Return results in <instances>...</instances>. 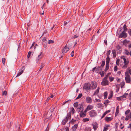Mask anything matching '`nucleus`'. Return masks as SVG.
Returning a JSON list of instances; mask_svg holds the SVG:
<instances>
[{"instance_id": "obj_4", "label": "nucleus", "mask_w": 131, "mask_h": 131, "mask_svg": "<svg viewBox=\"0 0 131 131\" xmlns=\"http://www.w3.org/2000/svg\"><path fill=\"white\" fill-rule=\"evenodd\" d=\"M89 115L91 117H94L96 116L97 113L96 111L94 110H92L89 112Z\"/></svg>"}, {"instance_id": "obj_10", "label": "nucleus", "mask_w": 131, "mask_h": 131, "mask_svg": "<svg viewBox=\"0 0 131 131\" xmlns=\"http://www.w3.org/2000/svg\"><path fill=\"white\" fill-rule=\"evenodd\" d=\"M102 69L100 66H99L96 67V69H95V72L97 73H99L100 72L102 71Z\"/></svg>"}, {"instance_id": "obj_56", "label": "nucleus", "mask_w": 131, "mask_h": 131, "mask_svg": "<svg viewBox=\"0 0 131 131\" xmlns=\"http://www.w3.org/2000/svg\"><path fill=\"white\" fill-rule=\"evenodd\" d=\"M5 58H3L2 59V62L4 64V65L5 62Z\"/></svg>"}, {"instance_id": "obj_22", "label": "nucleus", "mask_w": 131, "mask_h": 131, "mask_svg": "<svg viewBox=\"0 0 131 131\" xmlns=\"http://www.w3.org/2000/svg\"><path fill=\"white\" fill-rule=\"evenodd\" d=\"M109 64L106 63L105 68L104 69V71L106 72L109 69Z\"/></svg>"}, {"instance_id": "obj_13", "label": "nucleus", "mask_w": 131, "mask_h": 131, "mask_svg": "<svg viewBox=\"0 0 131 131\" xmlns=\"http://www.w3.org/2000/svg\"><path fill=\"white\" fill-rule=\"evenodd\" d=\"M83 111H79V112H80V117H83L86 116V114L84 113Z\"/></svg>"}, {"instance_id": "obj_46", "label": "nucleus", "mask_w": 131, "mask_h": 131, "mask_svg": "<svg viewBox=\"0 0 131 131\" xmlns=\"http://www.w3.org/2000/svg\"><path fill=\"white\" fill-rule=\"evenodd\" d=\"M100 88L99 87L95 91L97 94H98L99 92V90Z\"/></svg>"}, {"instance_id": "obj_8", "label": "nucleus", "mask_w": 131, "mask_h": 131, "mask_svg": "<svg viewBox=\"0 0 131 131\" xmlns=\"http://www.w3.org/2000/svg\"><path fill=\"white\" fill-rule=\"evenodd\" d=\"M25 69V66H23L22 68L19 70L18 73L17 74L16 77L21 75L23 73Z\"/></svg>"}, {"instance_id": "obj_57", "label": "nucleus", "mask_w": 131, "mask_h": 131, "mask_svg": "<svg viewBox=\"0 0 131 131\" xmlns=\"http://www.w3.org/2000/svg\"><path fill=\"white\" fill-rule=\"evenodd\" d=\"M120 127L121 129H122L124 127V126H123V124H121L120 126Z\"/></svg>"}, {"instance_id": "obj_25", "label": "nucleus", "mask_w": 131, "mask_h": 131, "mask_svg": "<svg viewBox=\"0 0 131 131\" xmlns=\"http://www.w3.org/2000/svg\"><path fill=\"white\" fill-rule=\"evenodd\" d=\"M129 42V41H127L126 39L124 40L123 42V45H126L127 43H128Z\"/></svg>"}, {"instance_id": "obj_15", "label": "nucleus", "mask_w": 131, "mask_h": 131, "mask_svg": "<svg viewBox=\"0 0 131 131\" xmlns=\"http://www.w3.org/2000/svg\"><path fill=\"white\" fill-rule=\"evenodd\" d=\"M78 124H75L72 127V131H75L78 128Z\"/></svg>"}, {"instance_id": "obj_64", "label": "nucleus", "mask_w": 131, "mask_h": 131, "mask_svg": "<svg viewBox=\"0 0 131 131\" xmlns=\"http://www.w3.org/2000/svg\"><path fill=\"white\" fill-rule=\"evenodd\" d=\"M107 130V128L106 127H104V129L103 130V131H106V130Z\"/></svg>"}, {"instance_id": "obj_38", "label": "nucleus", "mask_w": 131, "mask_h": 131, "mask_svg": "<svg viewBox=\"0 0 131 131\" xmlns=\"http://www.w3.org/2000/svg\"><path fill=\"white\" fill-rule=\"evenodd\" d=\"M116 99L118 101H121L122 100V98L121 96H120L117 97Z\"/></svg>"}, {"instance_id": "obj_62", "label": "nucleus", "mask_w": 131, "mask_h": 131, "mask_svg": "<svg viewBox=\"0 0 131 131\" xmlns=\"http://www.w3.org/2000/svg\"><path fill=\"white\" fill-rule=\"evenodd\" d=\"M128 33L129 34V35L131 36V30L129 29L128 31Z\"/></svg>"}, {"instance_id": "obj_44", "label": "nucleus", "mask_w": 131, "mask_h": 131, "mask_svg": "<svg viewBox=\"0 0 131 131\" xmlns=\"http://www.w3.org/2000/svg\"><path fill=\"white\" fill-rule=\"evenodd\" d=\"M46 38L45 37H44L43 38L42 40V42H46Z\"/></svg>"}, {"instance_id": "obj_19", "label": "nucleus", "mask_w": 131, "mask_h": 131, "mask_svg": "<svg viewBox=\"0 0 131 131\" xmlns=\"http://www.w3.org/2000/svg\"><path fill=\"white\" fill-rule=\"evenodd\" d=\"M116 48L119 51L118 52L119 53H120L121 52V46L119 45H118L116 46Z\"/></svg>"}, {"instance_id": "obj_49", "label": "nucleus", "mask_w": 131, "mask_h": 131, "mask_svg": "<svg viewBox=\"0 0 131 131\" xmlns=\"http://www.w3.org/2000/svg\"><path fill=\"white\" fill-rule=\"evenodd\" d=\"M120 59H118L116 61V64L118 66L119 65V62Z\"/></svg>"}, {"instance_id": "obj_27", "label": "nucleus", "mask_w": 131, "mask_h": 131, "mask_svg": "<svg viewBox=\"0 0 131 131\" xmlns=\"http://www.w3.org/2000/svg\"><path fill=\"white\" fill-rule=\"evenodd\" d=\"M106 60V63L109 64L110 61V58L109 57H107Z\"/></svg>"}, {"instance_id": "obj_32", "label": "nucleus", "mask_w": 131, "mask_h": 131, "mask_svg": "<svg viewBox=\"0 0 131 131\" xmlns=\"http://www.w3.org/2000/svg\"><path fill=\"white\" fill-rule=\"evenodd\" d=\"M82 96V93H80V94L78 96V97H77L76 99H75V100H76L77 99H79Z\"/></svg>"}, {"instance_id": "obj_33", "label": "nucleus", "mask_w": 131, "mask_h": 131, "mask_svg": "<svg viewBox=\"0 0 131 131\" xmlns=\"http://www.w3.org/2000/svg\"><path fill=\"white\" fill-rule=\"evenodd\" d=\"M105 64V61L104 60L102 62L101 64V67H103Z\"/></svg>"}, {"instance_id": "obj_1", "label": "nucleus", "mask_w": 131, "mask_h": 131, "mask_svg": "<svg viewBox=\"0 0 131 131\" xmlns=\"http://www.w3.org/2000/svg\"><path fill=\"white\" fill-rule=\"evenodd\" d=\"M71 113H67V116L65 117V118L63 119L62 122L61 123L62 125H64L66 124L67 122L69 119H71Z\"/></svg>"}, {"instance_id": "obj_43", "label": "nucleus", "mask_w": 131, "mask_h": 131, "mask_svg": "<svg viewBox=\"0 0 131 131\" xmlns=\"http://www.w3.org/2000/svg\"><path fill=\"white\" fill-rule=\"evenodd\" d=\"M7 92L6 91H4L2 93L3 95H6L7 94Z\"/></svg>"}, {"instance_id": "obj_5", "label": "nucleus", "mask_w": 131, "mask_h": 131, "mask_svg": "<svg viewBox=\"0 0 131 131\" xmlns=\"http://www.w3.org/2000/svg\"><path fill=\"white\" fill-rule=\"evenodd\" d=\"M44 53H43L42 51L41 52L40 54H39L38 57H37L36 60V63H38L39 61L42 58L43 56L44 55Z\"/></svg>"}, {"instance_id": "obj_61", "label": "nucleus", "mask_w": 131, "mask_h": 131, "mask_svg": "<svg viewBox=\"0 0 131 131\" xmlns=\"http://www.w3.org/2000/svg\"><path fill=\"white\" fill-rule=\"evenodd\" d=\"M96 69V67H95L92 70V71L93 72H94V71L95 70V69Z\"/></svg>"}, {"instance_id": "obj_31", "label": "nucleus", "mask_w": 131, "mask_h": 131, "mask_svg": "<svg viewBox=\"0 0 131 131\" xmlns=\"http://www.w3.org/2000/svg\"><path fill=\"white\" fill-rule=\"evenodd\" d=\"M123 31L125 32L127 30V26L126 24H125L123 26Z\"/></svg>"}, {"instance_id": "obj_20", "label": "nucleus", "mask_w": 131, "mask_h": 131, "mask_svg": "<svg viewBox=\"0 0 131 131\" xmlns=\"http://www.w3.org/2000/svg\"><path fill=\"white\" fill-rule=\"evenodd\" d=\"M112 52L113 54V57L115 58L116 56V50L114 49L113 50H112Z\"/></svg>"}, {"instance_id": "obj_51", "label": "nucleus", "mask_w": 131, "mask_h": 131, "mask_svg": "<svg viewBox=\"0 0 131 131\" xmlns=\"http://www.w3.org/2000/svg\"><path fill=\"white\" fill-rule=\"evenodd\" d=\"M31 54V51H29V52L28 53V55H27V57L28 58H29L30 57Z\"/></svg>"}, {"instance_id": "obj_45", "label": "nucleus", "mask_w": 131, "mask_h": 131, "mask_svg": "<svg viewBox=\"0 0 131 131\" xmlns=\"http://www.w3.org/2000/svg\"><path fill=\"white\" fill-rule=\"evenodd\" d=\"M117 67L116 66H115L114 68V70L115 72L117 71Z\"/></svg>"}, {"instance_id": "obj_30", "label": "nucleus", "mask_w": 131, "mask_h": 131, "mask_svg": "<svg viewBox=\"0 0 131 131\" xmlns=\"http://www.w3.org/2000/svg\"><path fill=\"white\" fill-rule=\"evenodd\" d=\"M107 92H105L104 93V99H106L107 97Z\"/></svg>"}, {"instance_id": "obj_58", "label": "nucleus", "mask_w": 131, "mask_h": 131, "mask_svg": "<svg viewBox=\"0 0 131 131\" xmlns=\"http://www.w3.org/2000/svg\"><path fill=\"white\" fill-rule=\"evenodd\" d=\"M74 51H73L71 53V56L73 57L74 56Z\"/></svg>"}, {"instance_id": "obj_16", "label": "nucleus", "mask_w": 131, "mask_h": 131, "mask_svg": "<svg viewBox=\"0 0 131 131\" xmlns=\"http://www.w3.org/2000/svg\"><path fill=\"white\" fill-rule=\"evenodd\" d=\"M77 108V109H79L80 110L79 111L83 110L84 108L82 104H79Z\"/></svg>"}, {"instance_id": "obj_6", "label": "nucleus", "mask_w": 131, "mask_h": 131, "mask_svg": "<svg viewBox=\"0 0 131 131\" xmlns=\"http://www.w3.org/2000/svg\"><path fill=\"white\" fill-rule=\"evenodd\" d=\"M126 82L127 83H130L131 81L130 77L129 74H127L125 78Z\"/></svg>"}, {"instance_id": "obj_29", "label": "nucleus", "mask_w": 131, "mask_h": 131, "mask_svg": "<svg viewBox=\"0 0 131 131\" xmlns=\"http://www.w3.org/2000/svg\"><path fill=\"white\" fill-rule=\"evenodd\" d=\"M124 61V64H125V63L126 64H128L129 63V61L128 60H127L126 59L124 58H123Z\"/></svg>"}, {"instance_id": "obj_48", "label": "nucleus", "mask_w": 131, "mask_h": 131, "mask_svg": "<svg viewBox=\"0 0 131 131\" xmlns=\"http://www.w3.org/2000/svg\"><path fill=\"white\" fill-rule=\"evenodd\" d=\"M130 118V117H129V115H127L125 118V120L126 121H128Z\"/></svg>"}, {"instance_id": "obj_55", "label": "nucleus", "mask_w": 131, "mask_h": 131, "mask_svg": "<svg viewBox=\"0 0 131 131\" xmlns=\"http://www.w3.org/2000/svg\"><path fill=\"white\" fill-rule=\"evenodd\" d=\"M78 37V36L77 35H74L73 36V38H75Z\"/></svg>"}, {"instance_id": "obj_21", "label": "nucleus", "mask_w": 131, "mask_h": 131, "mask_svg": "<svg viewBox=\"0 0 131 131\" xmlns=\"http://www.w3.org/2000/svg\"><path fill=\"white\" fill-rule=\"evenodd\" d=\"M75 110L73 107H71L70 108V111L69 113L70 112L71 113V114H73L74 113Z\"/></svg>"}, {"instance_id": "obj_53", "label": "nucleus", "mask_w": 131, "mask_h": 131, "mask_svg": "<svg viewBox=\"0 0 131 131\" xmlns=\"http://www.w3.org/2000/svg\"><path fill=\"white\" fill-rule=\"evenodd\" d=\"M106 114L104 112L103 114V115L101 117V119H102L103 117H104V116L106 115Z\"/></svg>"}, {"instance_id": "obj_50", "label": "nucleus", "mask_w": 131, "mask_h": 131, "mask_svg": "<svg viewBox=\"0 0 131 131\" xmlns=\"http://www.w3.org/2000/svg\"><path fill=\"white\" fill-rule=\"evenodd\" d=\"M114 78L112 77L110 78L109 80L111 82L112 81L114 80Z\"/></svg>"}, {"instance_id": "obj_18", "label": "nucleus", "mask_w": 131, "mask_h": 131, "mask_svg": "<svg viewBox=\"0 0 131 131\" xmlns=\"http://www.w3.org/2000/svg\"><path fill=\"white\" fill-rule=\"evenodd\" d=\"M93 106L91 105H88L86 108V110H88V111L91 110L93 109Z\"/></svg>"}, {"instance_id": "obj_37", "label": "nucleus", "mask_w": 131, "mask_h": 131, "mask_svg": "<svg viewBox=\"0 0 131 131\" xmlns=\"http://www.w3.org/2000/svg\"><path fill=\"white\" fill-rule=\"evenodd\" d=\"M79 104L77 102L73 104V106L74 107H76L77 108Z\"/></svg>"}, {"instance_id": "obj_17", "label": "nucleus", "mask_w": 131, "mask_h": 131, "mask_svg": "<svg viewBox=\"0 0 131 131\" xmlns=\"http://www.w3.org/2000/svg\"><path fill=\"white\" fill-rule=\"evenodd\" d=\"M113 118L111 117H109L106 116L105 118V120L107 122L110 121L112 120Z\"/></svg>"}, {"instance_id": "obj_60", "label": "nucleus", "mask_w": 131, "mask_h": 131, "mask_svg": "<svg viewBox=\"0 0 131 131\" xmlns=\"http://www.w3.org/2000/svg\"><path fill=\"white\" fill-rule=\"evenodd\" d=\"M121 97H122V99H123V98H126V95H123L122 96H121Z\"/></svg>"}, {"instance_id": "obj_12", "label": "nucleus", "mask_w": 131, "mask_h": 131, "mask_svg": "<svg viewBox=\"0 0 131 131\" xmlns=\"http://www.w3.org/2000/svg\"><path fill=\"white\" fill-rule=\"evenodd\" d=\"M91 84L92 85V89H95L96 88L97 84V83L93 81H92Z\"/></svg>"}, {"instance_id": "obj_35", "label": "nucleus", "mask_w": 131, "mask_h": 131, "mask_svg": "<svg viewBox=\"0 0 131 131\" xmlns=\"http://www.w3.org/2000/svg\"><path fill=\"white\" fill-rule=\"evenodd\" d=\"M89 118H83L82 121L84 122H88L89 121Z\"/></svg>"}, {"instance_id": "obj_24", "label": "nucleus", "mask_w": 131, "mask_h": 131, "mask_svg": "<svg viewBox=\"0 0 131 131\" xmlns=\"http://www.w3.org/2000/svg\"><path fill=\"white\" fill-rule=\"evenodd\" d=\"M76 121L75 120L72 119L69 122V123L73 125L74 124V122H75Z\"/></svg>"}, {"instance_id": "obj_47", "label": "nucleus", "mask_w": 131, "mask_h": 131, "mask_svg": "<svg viewBox=\"0 0 131 131\" xmlns=\"http://www.w3.org/2000/svg\"><path fill=\"white\" fill-rule=\"evenodd\" d=\"M130 112V110H127L125 112V114L127 115Z\"/></svg>"}, {"instance_id": "obj_26", "label": "nucleus", "mask_w": 131, "mask_h": 131, "mask_svg": "<svg viewBox=\"0 0 131 131\" xmlns=\"http://www.w3.org/2000/svg\"><path fill=\"white\" fill-rule=\"evenodd\" d=\"M45 66L44 64L43 63H41V65H40V69L39 70V72H40L43 68Z\"/></svg>"}, {"instance_id": "obj_28", "label": "nucleus", "mask_w": 131, "mask_h": 131, "mask_svg": "<svg viewBox=\"0 0 131 131\" xmlns=\"http://www.w3.org/2000/svg\"><path fill=\"white\" fill-rule=\"evenodd\" d=\"M42 44L44 47L45 48H46L47 46V42H42Z\"/></svg>"}, {"instance_id": "obj_9", "label": "nucleus", "mask_w": 131, "mask_h": 131, "mask_svg": "<svg viewBox=\"0 0 131 131\" xmlns=\"http://www.w3.org/2000/svg\"><path fill=\"white\" fill-rule=\"evenodd\" d=\"M67 43L64 48L62 50V53H63L64 52V53H66L69 50V47L67 46Z\"/></svg>"}, {"instance_id": "obj_52", "label": "nucleus", "mask_w": 131, "mask_h": 131, "mask_svg": "<svg viewBox=\"0 0 131 131\" xmlns=\"http://www.w3.org/2000/svg\"><path fill=\"white\" fill-rule=\"evenodd\" d=\"M128 64H126L125 63L124 65L123 66L122 68H126L127 67V65Z\"/></svg>"}, {"instance_id": "obj_3", "label": "nucleus", "mask_w": 131, "mask_h": 131, "mask_svg": "<svg viewBox=\"0 0 131 131\" xmlns=\"http://www.w3.org/2000/svg\"><path fill=\"white\" fill-rule=\"evenodd\" d=\"M127 34L124 31H123L122 33L120 34H118L119 38H125L127 37Z\"/></svg>"}, {"instance_id": "obj_36", "label": "nucleus", "mask_w": 131, "mask_h": 131, "mask_svg": "<svg viewBox=\"0 0 131 131\" xmlns=\"http://www.w3.org/2000/svg\"><path fill=\"white\" fill-rule=\"evenodd\" d=\"M99 73L101 75V77H102L104 76V72L102 71V72H100Z\"/></svg>"}, {"instance_id": "obj_23", "label": "nucleus", "mask_w": 131, "mask_h": 131, "mask_svg": "<svg viewBox=\"0 0 131 131\" xmlns=\"http://www.w3.org/2000/svg\"><path fill=\"white\" fill-rule=\"evenodd\" d=\"M119 112V106H118L117 107L116 109V112L115 113V116H116V115H117Z\"/></svg>"}, {"instance_id": "obj_59", "label": "nucleus", "mask_w": 131, "mask_h": 131, "mask_svg": "<svg viewBox=\"0 0 131 131\" xmlns=\"http://www.w3.org/2000/svg\"><path fill=\"white\" fill-rule=\"evenodd\" d=\"M111 112V110H109L107 111H106L105 112L107 114L108 113L110 112Z\"/></svg>"}, {"instance_id": "obj_54", "label": "nucleus", "mask_w": 131, "mask_h": 131, "mask_svg": "<svg viewBox=\"0 0 131 131\" xmlns=\"http://www.w3.org/2000/svg\"><path fill=\"white\" fill-rule=\"evenodd\" d=\"M64 128L65 129H66V131H69V128L68 127H67V126H66Z\"/></svg>"}, {"instance_id": "obj_41", "label": "nucleus", "mask_w": 131, "mask_h": 131, "mask_svg": "<svg viewBox=\"0 0 131 131\" xmlns=\"http://www.w3.org/2000/svg\"><path fill=\"white\" fill-rule=\"evenodd\" d=\"M125 53L126 55H128L129 54V52H128V50L126 49L125 50Z\"/></svg>"}, {"instance_id": "obj_63", "label": "nucleus", "mask_w": 131, "mask_h": 131, "mask_svg": "<svg viewBox=\"0 0 131 131\" xmlns=\"http://www.w3.org/2000/svg\"><path fill=\"white\" fill-rule=\"evenodd\" d=\"M104 43H105V45H107V40L106 39H105L104 41Z\"/></svg>"}, {"instance_id": "obj_42", "label": "nucleus", "mask_w": 131, "mask_h": 131, "mask_svg": "<svg viewBox=\"0 0 131 131\" xmlns=\"http://www.w3.org/2000/svg\"><path fill=\"white\" fill-rule=\"evenodd\" d=\"M125 84V83L124 82H121L120 84L121 88H122L124 86Z\"/></svg>"}, {"instance_id": "obj_11", "label": "nucleus", "mask_w": 131, "mask_h": 131, "mask_svg": "<svg viewBox=\"0 0 131 131\" xmlns=\"http://www.w3.org/2000/svg\"><path fill=\"white\" fill-rule=\"evenodd\" d=\"M94 130H96L98 127V125L97 122H95L94 124H92Z\"/></svg>"}, {"instance_id": "obj_40", "label": "nucleus", "mask_w": 131, "mask_h": 131, "mask_svg": "<svg viewBox=\"0 0 131 131\" xmlns=\"http://www.w3.org/2000/svg\"><path fill=\"white\" fill-rule=\"evenodd\" d=\"M48 44L53 43L54 42V41L52 40H49L48 41Z\"/></svg>"}, {"instance_id": "obj_7", "label": "nucleus", "mask_w": 131, "mask_h": 131, "mask_svg": "<svg viewBox=\"0 0 131 131\" xmlns=\"http://www.w3.org/2000/svg\"><path fill=\"white\" fill-rule=\"evenodd\" d=\"M101 84V85L103 86H105L107 85H108L109 84V81L107 79H103Z\"/></svg>"}, {"instance_id": "obj_2", "label": "nucleus", "mask_w": 131, "mask_h": 131, "mask_svg": "<svg viewBox=\"0 0 131 131\" xmlns=\"http://www.w3.org/2000/svg\"><path fill=\"white\" fill-rule=\"evenodd\" d=\"M92 88L91 84L88 83H85L83 87V89L87 91H90Z\"/></svg>"}, {"instance_id": "obj_34", "label": "nucleus", "mask_w": 131, "mask_h": 131, "mask_svg": "<svg viewBox=\"0 0 131 131\" xmlns=\"http://www.w3.org/2000/svg\"><path fill=\"white\" fill-rule=\"evenodd\" d=\"M110 102V101L108 100H105L104 102V104L105 105H107V104L109 103Z\"/></svg>"}, {"instance_id": "obj_39", "label": "nucleus", "mask_w": 131, "mask_h": 131, "mask_svg": "<svg viewBox=\"0 0 131 131\" xmlns=\"http://www.w3.org/2000/svg\"><path fill=\"white\" fill-rule=\"evenodd\" d=\"M111 51L110 50H108L106 54L107 57H109V55L111 53Z\"/></svg>"}, {"instance_id": "obj_14", "label": "nucleus", "mask_w": 131, "mask_h": 131, "mask_svg": "<svg viewBox=\"0 0 131 131\" xmlns=\"http://www.w3.org/2000/svg\"><path fill=\"white\" fill-rule=\"evenodd\" d=\"M86 101L87 103H91L92 102V99L91 97L88 96L86 97Z\"/></svg>"}]
</instances>
